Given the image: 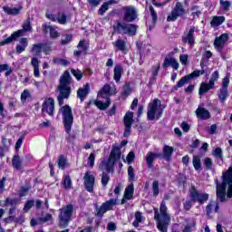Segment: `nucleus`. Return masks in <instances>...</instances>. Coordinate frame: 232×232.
Here are the masks:
<instances>
[{"instance_id": "obj_1", "label": "nucleus", "mask_w": 232, "mask_h": 232, "mask_svg": "<svg viewBox=\"0 0 232 232\" xmlns=\"http://www.w3.org/2000/svg\"><path fill=\"white\" fill-rule=\"evenodd\" d=\"M217 198L221 202H226V188L227 198H232V167L228 168L227 172L223 173V182L219 183L216 179Z\"/></svg>"}, {"instance_id": "obj_29", "label": "nucleus", "mask_w": 232, "mask_h": 232, "mask_svg": "<svg viewBox=\"0 0 232 232\" xmlns=\"http://www.w3.org/2000/svg\"><path fill=\"white\" fill-rule=\"evenodd\" d=\"M12 166L14 169L18 171L23 169V160L19 156H14L12 160Z\"/></svg>"}, {"instance_id": "obj_58", "label": "nucleus", "mask_w": 232, "mask_h": 232, "mask_svg": "<svg viewBox=\"0 0 232 232\" xmlns=\"http://www.w3.org/2000/svg\"><path fill=\"white\" fill-rule=\"evenodd\" d=\"M211 57H213V53L210 51H206L203 53L202 59L203 61H205L206 63H208V61H209V59H211Z\"/></svg>"}, {"instance_id": "obj_17", "label": "nucleus", "mask_w": 232, "mask_h": 232, "mask_svg": "<svg viewBox=\"0 0 232 232\" xmlns=\"http://www.w3.org/2000/svg\"><path fill=\"white\" fill-rule=\"evenodd\" d=\"M124 10V21H126L127 23H133V21L137 19V10H135L134 7L130 6L125 7Z\"/></svg>"}, {"instance_id": "obj_64", "label": "nucleus", "mask_w": 232, "mask_h": 232, "mask_svg": "<svg viewBox=\"0 0 232 232\" xmlns=\"http://www.w3.org/2000/svg\"><path fill=\"white\" fill-rule=\"evenodd\" d=\"M28 97H30V92H28V90H24L21 94L22 102H24Z\"/></svg>"}, {"instance_id": "obj_10", "label": "nucleus", "mask_w": 232, "mask_h": 232, "mask_svg": "<svg viewBox=\"0 0 232 232\" xmlns=\"http://www.w3.org/2000/svg\"><path fill=\"white\" fill-rule=\"evenodd\" d=\"M189 195L192 202H198L199 204L208 202L209 198L208 194L198 192V190H197L195 186L191 187V188L189 189Z\"/></svg>"}, {"instance_id": "obj_50", "label": "nucleus", "mask_w": 232, "mask_h": 232, "mask_svg": "<svg viewBox=\"0 0 232 232\" xmlns=\"http://www.w3.org/2000/svg\"><path fill=\"white\" fill-rule=\"evenodd\" d=\"M204 166L206 169L209 170L213 168V160L210 158H206L204 160Z\"/></svg>"}, {"instance_id": "obj_60", "label": "nucleus", "mask_w": 232, "mask_h": 232, "mask_svg": "<svg viewBox=\"0 0 232 232\" xmlns=\"http://www.w3.org/2000/svg\"><path fill=\"white\" fill-rule=\"evenodd\" d=\"M179 61L181 64H184L185 66L188 65V63H189L188 54H181L179 56Z\"/></svg>"}, {"instance_id": "obj_44", "label": "nucleus", "mask_w": 232, "mask_h": 232, "mask_svg": "<svg viewBox=\"0 0 232 232\" xmlns=\"http://www.w3.org/2000/svg\"><path fill=\"white\" fill-rule=\"evenodd\" d=\"M217 81H218V71H215L212 73V76L209 80V84H210V88H214L215 87V82H217Z\"/></svg>"}, {"instance_id": "obj_6", "label": "nucleus", "mask_w": 232, "mask_h": 232, "mask_svg": "<svg viewBox=\"0 0 232 232\" xmlns=\"http://www.w3.org/2000/svg\"><path fill=\"white\" fill-rule=\"evenodd\" d=\"M121 155H122L121 149H119V147H114L111 151L108 160L101 162L100 169H102V171L105 170L107 173L113 172V166H115V162L121 160Z\"/></svg>"}, {"instance_id": "obj_57", "label": "nucleus", "mask_w": 232, "mask_h": 232, "mask_svg": "<svg viewBox=\"0 0 232 232\" xmlns=\"http://www.w3.org/2000/svg\"><path fill=\"white\" fill-rule=\"evenodd\" d=\"M220 5L222 6L223 10L227 12V10H229V6H231V2L220 0Z\"/></svg>"}, {"instance_id": "obj_49", "label": "nucleus", "mask_w": 232, "mask_h": 232, "mask_svg": "<svg viewBox=\"0 0 232 232\" xmlns=\"http://www.w3.org/2000/svg\"><path fill=\"white\" fill-rule=\"evenodd\" d=\"M56 21L60 24H66V14L59 13Z\"/></svg>"}, {"instance_id": "obj_53", "label": "nucleus", "mask_w": 232, "mask_h": 232, "mask_svg": "<svg viewBox=\"0 0 232 232\" xmlns=\"http://www.w3.org/2000/svg\"><path fill=\"white\" fill-rule=\"evenodd\" d=\"M88 166H90L91 168H93V166H95V153L92 152L88 158V162H87Z\"/></svg>"}, {"instance_id": "obj_41", "label": "nucleus", "mask_w": 232, "mask_h": 232, "mask_svg": "<svg viewBox=\"0 0 232 232\" xmlns=\"http://www.w3.org/2000/svg\"><path fill=\"white\" fill-rule=\"evenodd\" d=\"M226 21L224 16H215L211 21L212 26H220Z\"/></svg>"}, {"instance_id": "obj_59", "label": "nucleus", "mask_w": 232, "mask_h": 232, "mask_svg": "<svg viewBox=\"0 0 232 232\" xmlns=\"http://www.w3.org/2000/svg\"><path fill=\"white\" fill-rule=\"evenodd\" d=\"M5 206H11L12 208L17 206V199H12L10 198H7L5 199Z\"/></svg>"}, {"instance_id": "obj_25", "label": "nucleus", "mask_w": 232, "mask_h": 232, "mask_svg": "<svg viewBox=\"0 0 232 232\" xmlns=\"http://www.w3.org/2000/svg\"><path fill=\"white\" fill-rule=\"evenodd\" d=\"M192 79H193V75H191V74H188V75L182 77V78L177 82V84L173 87L174 90H179V88H182V86H184L185 84L189 83Z\"/></svg>"}, {"instance_id": "obj_27", "label": "nucleus", "mask_w": 232, "mask_h": 232, "mask_svg": "<svg viewBox=\"0 0 232 232\" xmlns=\"http://www.w3.org/2000/svg\"><path fill=\"white\" fill-rule=\"evenodd\" d=\"M206 211L208 217L211 215V213H218V203L217 201H210L208 205L206 207Z\"/></svg>"}, {"instance_id": "obj_51", "label": "nucleus", "mask_w": 232, "mask_h": 232, "mask_svg": "<svg viewBox=\"0 0 232 232\" xmlns=\"http://www.w3.org/2000/svg\"><path fill=\"white\" fill-rule=\"evenodd\" d=\"M128 175L130 181L135 180V169H133L131 166L128 168Z\"/></svg>"}, {"instance_id": "obj_9", "label": "nucleus", "mask_w": 232, "mask_h": 232, "mask_svg": "<svg viewBox=\"0 0 232 232\" xmlns=\"http://www.w3.org/2000/svg\"><path fill=\"white\" fill-rule=\"evenodd\" d=\"M73 213V206L67 205L65 208L60 210L59 225L61 227H66L72 220V215Z\"/></svg>"}, {"instance_id": "obj_31", "label": "nucleus", "mask_w": 232, "mask_h": 232, "mask_svg": "<svg viewBox=\"0 0 232 232\" xmlns=\"http://www.w3.org/2000/svg\"><path fill=\"white\" fill-rule=\"evenodd\" d=\"M112 44L120 52L126 51V41H124L122 39H118L117 41L113 42Z\"/></svg>"}, {"instance_id": "obj_48", "label": "nucleus", "mask_w": 232, "mask_h": 232, "mask_svg": "<svg viewBox=\"0 0 232 232\" xmlns=\"http://www.w3.org/2000/svg\"><path fill=\"white\" fill-rule=\"evenodd\" d=\"M109 182H110V175L103 172L102 175V184L103 188H106V186H108Z\"/></svg>"}, {"instance_id": "obj_28", "label": "nucleus", "mask_w": 232, "mask_h": 232, "mask_svg": "<svg viewBox=\"0 0 232 232\" xmlns=\"http://www.w3.org/2000/svg\"><path fill=\"white\" fill-rule=\"evenodd\" d=\"M19 44L16 45V53H23L24 50L28 47V39L27 38H21L19 40Z\"/></svg>"}, {"instance_id": "obj_20", "label": "nucleus", "mask_w": 232, "mask_h": 232, "mask_svg": "<svg viewBox=\"0 0 232 232\" xmlns=\"http://www.w3.org/2000/svg\"><path fill=\"white\" fill-rule=\"evenodd\" d=\"M19 37H23V31L14 32L11 34V36H9L5 40L0 42V46H5V44H10V43H13L14 41H15V39H19Z\"/></svg>"}, {"instance_id": "obj_34", "label": "nucleus", "mask_w": 232, "mask_h": 232, "mask_svg": "<svg viewBox=\"0 0 232 232\" xmlns=\"http://www.w3.org/2000/svg\"><path fill=\"white\" fill-rule=\"evenodd\" d=\"M133 184L128 186V188L125 189L123 198H125L126 200H131V198H133Z\"/></svg>"}, {"instance_id": "obj_37", "label": "nucleus", "mask_w": 232, "mask_h": 232, "mask_svg": "<svg viewBox=\"0 0 232 232\" xmlns=\"http://www.w3.org/2000/svg\"><path fill=\"white\" fill-rule=\"evenodd\" d=\"M192 164H193L196 171H200L202 169V163H201L200 158L198 156L193 157Z\"/></svg>"}, {"instance_id": "obj_55", "label": "nucleus", "mask_w": 232, "mask_h": 232, "mask_svg": "<svg viewBox=\"0 0 232 232\" xmlns=\"http://www.w3.org/2000/svg\"><path fill=\"white\" fill-rule=\"evenodd\" d=\"M40 222H42L43 224L46 223V222H52L53 218H52V214H46L44 217H41L39 218Z\"/></svg>"}, {"instance_id": "obj_46", "label": "nucleus", "mask_w": 232, "mask_h": 232, "mask_svg": "<svg viewBox=\"0 0 232 232\" xmlns=\"http://www.w3.org/2000/svg\"><path fill=\"white\" fill-rule=\"evenodd\" d=\"M63 184L65 189H70V188H72V179L70 176H64Z\"/></svg>"}, {"instance_id": "obj_33", "label": "nucleus", "mask_w": 232, "mask_h": 232, "mask_svg": "<svg viewBox=\"0 0 232 232\" xmlns=\"http://www.w3.org/2000/svg\"><path fill=\"white\" fill-rule=\"evenodd\" d=\"M171 155H173V147L166 145L163 148V159H166V160H170Z\"/></svg>"}, {"instance_id": "obj_47", "label": "nucleus", "mask_w": 232, "mask_h": 232, "mask_svg": "<svg viewBox=\"0 0 232 232\" xmlns=\"http://www.w3.org/2000/svg\"><path fill=\"white\" fill-rule=\"evenodd\" d=\"M152 193L153 197H158L159 193H160V188H159V182L157 180L152 183Z\"/></svg>"}, {"instance_id": "obj_13", "label": "nucleus", "mask_w": 232, "mask_h": 232, "mask_svg": "<svg viewBox=\"0 0 232 232\" xmlns=\"http://www.w3.org/2000/svg\"><path fill=\"white\" fill-rule=\"evenodd\" d=\"M83 179L86 191H89V193H93V186H95V176H93L92 172L87 171L85 172Z\"/></svg>"}, {"instance_id": "obj_5", "label": "nucleus", "mask_w": 232, "mask_h": 232, "mask_svg": "<svg viewBox=\"0 0 232 232\" xmlns=\"http://www.w3.org/2000/svg\"><path fill=\"white\" fill-rule=\"evenodd\" d=\"M117 88L115 85L110 86V84H105L102 90L98 92V99H106V102H102L101 101H96L94 102L95 106L100 110H107L108 107L111 104V101L110 97L111 95H115Z\"/></svg>"}, {"instance_id": "obj_52", "label": "nucleus", "mask_w": 232, "mask_h": 232, "mask_svg": "<svg viewBox=\"0 0 232 232\" xmlns=\"http://www.w3.org/2000/svg\"><path fill=\"white\" fill-rule=\"evenodd\" d=\"M78 48H80V50L84 53L86 52V50H88V48H90L88 46V44H86V41L82 40V41H80L79 44H78Z\"/></svg>"}, {"instance_id": "obj_36", "label": "nucleus", "mask_w": 232, "mask_h": 232, "mask_svg": "<svg viewBox=\"0 0 232 232\" xmlns=\"http://www.w3.org/2000/svg\"><path fill=\"white\" fill-rule=\"evenodd\" d=\"M213 89V87H211V85L206 82H202L200 87H199V92L198 94L199 95H204V93H208V92H209V90Z\"/></svg>"}, {"instance_id": "obj_21", "label": "nucleus", "mask_w": 232, "mask_h": 232, "mask_svg": "<svg viewBox=\"0 0 232 232\" xmlns=\"http://www.w3.org/2000/svg\"><path fill=\"white\" fill-rule=\"evenodd\" d=\"M161 154L149 152L145 158L146 164L149 168H153V162L156 159H160Z\"/></svg>"}, {"instance_id": "obj_32", "label": "nucleus", "mask_w": 232, "mask_h": 232, "mask_svg": "<svg viewBox=\"0 0 232 232\" xmlns=\"http://www.w3.org/2000/svg\"><path fill=\"white\" fill-rule=\"evenodd\" d=\"M212 155L214 157H216V159H218V164H224V160H223V156H222V149L218 147L216 148L213 152Z\"/></svg>"}, {"instance_id": "obj_39", "label": "nucleus", "mask_w": 232, "mask_h": 232, "mask_svg": "<svg viewBox=\"0 0 232 232\" xmlns=\"http://www.w3.org/2000/svg\"><path fill=\"white\" fill-rule=\"evenodd\" d=\"M23 29L18 30L17 32H23V35H24L25 32L32 31V24H30V20H25L22 25Z\"/></svg>"}, {"instance_id": "obj_2", "label": "nucleus", "mask_w": 232, "mask_h": 232, "mask_svg": "<svg viewBox=\"0 0 232 232\" xmlns=\"http://www.w3.org/2000/svg\"><path fill=\"white\" fill-rule=\"evenodd\" d=\"M72 76H70V72L65 71L63 74L60 77V84L57 87L59 94L57 96V101L59 106L64 104V99L70 98V93H72Z\"/></svg>"}, {"instance_id": "obj_40", "label": "nucleus", "mask_w": 232, "mask_h": 232, "mask_svg": "<svg viewBox=\"0 0 232 232\" xmlns=\"http://www.w3.org/2000/svg\"><path fill=\"white\" fill-rule=\"evenodd\" d=\"M191 15L193 19H197L199 15H202V10H200V7L198 5H194L191 7Z\"/></svg>"}, {"instance_id": "obj_26", "label": "nucleus", "mask_w": 232, "mask_h": 232, "mask_svg": "<svg viewBox=\"0 0 232 232\" xmlns=\"http://www.w3.org/2000/svg\"><path fill=\"white\" fill-rule=\"evenodd\" d=\"M90 93V84L86 83L82 88H80L77 92V96L81 101H84L87 95Z\"/></svg>"}, {"instance_id": "obj_54", "label": "nucleus", "mask_w": 232, "mask_h": 232, "mask_svg": "<svg viewBox=\"0 0 232 232\" xmlns=\"http://www.w3.org/2000/svg\"><path fill=\"white\" fill-rule=\"evenodd\" d=\"M107 10H110V5H108V4H106V2H105L102 4L101 8L99 9L100 15H104V14H106Z\"/></svg>"}, {"instance_id": "obj_23", "label": "nucleus", "mask_w": 232, "mask_h": 232, "mask_svg": "<svg viewBox=\"0 0 232 232\" xmlns=\"http://www.w3.org/2000/svg\"><path fill=\"white\" fill-rule=\"evenodd\" d=\"M171 66L174 70H179V62L175 58L166 57L163 62V68H168Z\"/></svg>"}, {"instance_id": "obj_19", "label": "nucleus", "mask_w": 232, "mask_h": 232, "mask_svg": "<svg viewBox=\"0 0 232 232\" xmlns=\"http://www.w3.org/2000/svg\"><path fill=\"white\" fill-rule=\"evenodd\" d=\"M227 39H229V35L227 34H223L215 39L214 45L218 50H222V48H224V44L227 43Z\"/></svg>"}, {"instance_id": "obj_18", "label": "nucleus", "mask_w": 232, "mask_h": 232, "mask_svg": "<svg viewBox=\"0 0 232 232\" xmlns=\"http://www.w3.org/2000/svg\"><path fill=\"white\" fill-rule=\"evenodd\" d=\"M182 42L188 43L189 46L195 44V27H191L187 34L182 36Z\"/></svg>"}, {"instance_id": "obj_43", "label": "nucleus", "mask_w": 232, "mask_h": 232, "mask_svg": "<svg viewBox=\"0 0 232 232\" xmlns=\"http://www.w3.org/2000/svg\"><path fill=\"white\" fill-rule=\"evenodd\" d=\"M68 165V160H66V157L64 156H60L58 159V166L61 168V169H64L66 166Z\"/></svg>"}, {"instance_id": "obj_35", "label": "nucleus", "mask_w": 232, "mask_h": 232, "mask_svg": "<svg viewBox=\"0 0 232 232\" xmlns=\"http://www.w3.org/2000/svg\"><path fill=\"white\" fill-rule=\"evenodd\" d=\"M121 77H122V67L121 65H116L114 67V81L119 82V81H121Z\"/></svg>"}, {"instance_id": "obj_30", "label": "nucleus", "mask_w": 232, "mask_h": 232, "mask_svg": "<svg viewBox=\"0 0 232 232\" xmlns=\"http://www.w3.org/2000/svg\"><path fill=\"white\" fill-rule=\"evenodd\" d=\"M31 65L34 67V77H41V72H39V59L33 57L31 60Z\"/></svg>"}, {"instance_id": "obj_8", "label": "nucleus", "mask_w": 232, "mask_h": 232, "mask_svg": "<svg viewBox=\"0 0 232 232\" xmlns=\"http://www.w3.org/2000/svg\"><path fill=\"white\" fill-rule=\"evenodd\" d=\"M162 102L156 98L149 103L147 117L150 121H159L162 117Z\"/></svg>"}, {"instance_id": "obj_3", "label": "nucleus", "mask_w": 232, "mask_h": 232, "mask_svg": "<svg viewBox=\"0 0 232 232\" xmlns=\"http://www.w3.org/2000/svg\"><path fill=\"white\" fill-rule=\"evenodd\" d=\"M154 219L157 221V227L161 232H167L171 218L168 214V207H166V202L162 201L159 209L154 211Z\"/></svg>"}, {"instance_id": "obj_11", "label": "nucleus", "mask_w": 232, "mask_h": 232, "mask_svg": "<svg viewBox=\"0 0 232 232\" xmlns=\"http://www.w3.org/2000/svg\"><path fill=\"white\" fill-rule=\"evenodd\" d=\"M184 14H186V10L182 6V3L177 2L170 14L167 17V21H177V18L181 17Z\"/></svg>"}, {"instance_id": "obj_56", "label": "nucleus", "mask_w": 232, "mask_h": 232, "mask_svg": "<svg viewBox=\"0 0 232 232\" xmlns=\"http://www.w3.org/2000/svg\"><path fill=\"white\" fill-rule=\"evenodd\" d=\"M53 63L55 64H61L62 66H67L68 65V61H66L63 58H54Z\"/></svg>"}, {"instance_id": "obj_61", "label": "nucleus", "mask_w": 232, "mask_h": 232, "mask_svg": "<svg viewBox=\"0 0 232 232\" xmlns=\"http://www.w3.org/2000/svg\"><path fill=\"white\" fill-rule=\"evenodd\" d=\"M204 73H206V70L202 69L201 71H194L192 73H190V75H192V79L194 77H200V75H204Z\"/></svg>"}, {"instance_id": "obj_24", "label": "nucleus", "mask_w": 232, "mask_h": 232, "mask_svg": "<svg viewBox=\"0 0 232 232\" xmlns=\"http://www.w3.org/2000/svg\"><path fill=\"white\" fill-rule=\"evenodd\" d=\"M3 10L8 15H18V14H21L23 7L21 5H19L18 7H9L5 5L3 6Z\"/></svg>"}, {"instance_id": "obj_7", "label": "nucleus", "mask_w": 232, "mask_h": 232, "mask_svg": "<svg viewBox=\"0 0 232 232\" xmlns=\"http://www.w3.org/2000/svg\"><path fill=\"white\" fill-rule=\"evenodd\" d=\"M139 26L133 24H128L122 21H117L113 25V30L116 34H120L121 35H130L133 37V35H137V29Z\"/></svg>"}, {"instance_id": "obj_22", "label": "nucleus", "mask_w": 232, "mask_h": 232, "mask_svg": "<svg viewBox=\"0 0 232 232\" xmlns=\"http://www.w3.org/2000/svg\"><path fill=\"white\" fill-rule=\"evenodd\" d=\"M196 115L198 119H202L203 121H208V119L211 118L209 111L205 108L200 107L196 110Z\"/></svg>"}, {"instance_id": "obj_62", "label": "nucleus", "mask_w": 232, "mask_h": 232, "mask_svg": "<svg viewBox=\"0 0 232 232\" xmlns=\"http://www.w3.org/2000/svg\"><path fill=\"white\" fill-rule=\"evenodd\" d=\"M72 36L71 34H67L64 39L61 41V44H70L72 43Z\"/></svg>"}, {"instance_id": "obj_63", "label": "nucleus", "mask_w": 232, "mask_h": 232, "mask_svg": "<svg viewBox=\"0 0 232 232\" xmlns=\"http://www.w3.org/2000/svg\"><path fill=\"white\" fill-rule=\"evenodd\" d=\"M33 206H34V200L27 201L24 207V211H25V213L30 211Z\"/></svg>"}, {"instance_id": "obj_4", "label": "nucleus", "mask_w": 232, "mask_h": 232, "mask_svg": "<svg viewBox=\"0 0 232 232\" xmlns=\"http://www.w3.org/2000/svg\"><path fill=\"white\" fill-rule=\"evenodd\" d=\"M60 111L63 115V122L65 131L68 133L66 140H68V142H73L76 136L75 134H70V131H72V126H73V112L72 111V108L70 105H64L60 109Z\"/></svg>"}, {"instance_id": "obj_15", "label": "nucleus", "mask_w": 232, "mask_h": 232, "mask_svg": "<svg viewBox=\"0 0 232 232\" xmlns=\"http://www.w3.org/2000/svg\"><path fill=\"white\" fill-rule=\"evenodd\" d=\"M53 110H55V101L53 98L45 100L42 105V111L48 113V115H53Z\"/></svg>"}, {"instance_id": "obj_16", "label": "nucleus", "mask_w": 232, "mask_h": 232, "mask_svg": "<svg viewBox=\"0 0 232 232\" xmlns=\"http://www.w3.org/2000/svg\"><path fill=\"white\" fill-rule=\"evenodd\" d=\"M227 86H229V76H226L222 82V88L219 91L218 97L221 102L227 99Z\"/></svg>"}, {"instance_id": "obj_42", "label": "nucleus", "mask_w": 232, "mask_h": 232, "mask_svg": "<svg viewBox=\"0 0 232 232\" xmlns=\"http://www.w3.org/2000/svg\"><path fill=\"white\" fill-rule=\"evenodd\" d=\"M45 28L46 30H49L51 39H57V37H59V32H57L52 25H46Z\"/></svg>"}, {"instance_id": "obj_45", "label": "nucleus", "mask_w": 232, "mask_h": 232, "mask_svg": "<svg viewBox=\"0 0 232 232\" xmlns=\"http://www.w3.org/2000/svg\"><path fill=\"white\" fill-rule=\"evenodd\" d=\"M71 73H72V75L77 79V81H81V79H82L83 77L82 71L79 69H72Z\"/></svg>"}, {"instance_id": "obj_14", "label": "nucleus", "mask_w": 232, "mask_h": 232, "mask_svg": "<svg viewBox=\"0 0 232 232\" xmlns=\"http://www.w3.org/2000/svg\"><path fill=\"white\" fill-rule=\"evenodd\" d=\"M123 122L125 126V131L123 135L124 137H129L130 133H131V125L133 124V112H127L123 118Z\"/></svg>"}, {"instance_id": "obj_12", "label": "nucleus", "mask_w": 232, "mask_h": 232, "mask_svg": "<svg viewBox=\"0 0 232 232\" xmlns=\"http://www.w3.org/2000/svg\"><path fill=\"white\" fill-rule=\"evenodd\" d=\"M117 204V199L111 198L105 203H102V205L96 209L97 211V217H102L106 211H111L113 209V206Z\"/></svg>"}, {"instance_id": "obj_38", "label": "nucleus", "mask_w": 232, "mask_h": 232, "mask_svg": "<svg viewBox=\"0 0 232 232\" xmlns=\"http://www.w3.org/2000/svg\"><path fill=\"white\" fill-rule=\"evenodd\" d=\"M31 52H34V55L39 56L43 52V44H33Z\"/></svg>"}]
</instances>
